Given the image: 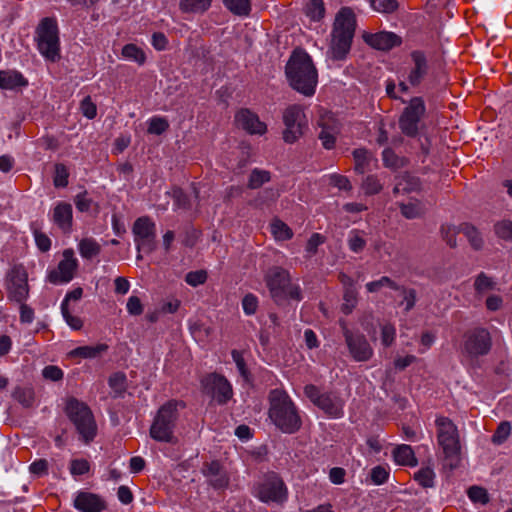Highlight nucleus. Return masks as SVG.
<instances>
[{
    "mask_svg": "<svg viewBox=\"0 0 512 512\" xmlns=\"http://www.w3.org/2000/svg\"><path fill=\"white\" fill-rule=\"evenodd\" d=\"M65 412L79 439L85 444L92 442L97 435V424L91 409L84 402L71 398L67 401Z\"/></svg>",
    "mask_w": 512,
    "mask_h": 512,
    "instance_id": "6",
    "label": "nucleus"
},
{
    "mask_svg": "<svg viewBox=\"0 0 512 512\" xmlns=\"http://www.w3.org/2000/svg\"><path fill=\"white\" fill-rule=\"evenodd\" d=\"M414 478L422 487L430 488L434 486L435 473L432 468L426 467L415 473Z\"/></svg>",
    "mask_w": 512,
    "mask_h": 512,
    "instance_id": "44",
    "label": "nucleus"
},
{
    "mask_svg": "<svg viewBox=\"0 0 512 512\" xmlns=\"http://www.w3.org/2000/svg\"><path fill=\"white\" fill-rule=\"evenodd\" d=\"M223 2L225 7L235 15L247 16L250 13L249 0H223Z\"/></svg>",
    "mask_w": 512,
    "mask_h": 512,
    "instance_id": "37",
    "label": "nucleus"
},
{
    "mask_svg": "<svg viewBox=\"0 0 512 512\" xmlns=\"http://www.w3.org/2000/svg\"><path fill=\"white\" fill-rule=\"evenodd\" d=\"M426 108L421 97H414L399 118V127L403 134L414 137L418 134V124L425 114Z\"/></svg>",
    "mask_w": 512,
    "mask_h": 512,
    "instance_id": "14",
    "label": "nucleus"
},
{
    "mask_svg": "<svg viewBox=\"0 0 512 512\" xmlns=\"http://www.w3.org/2000/svg\"><path fill=\"white\" fill-rule=\"evenodd\" d=\"M212 0H181L180 9L186 13H203L211 6Z\"/></svg>",
    "mask_w": 512,
    "mask_h": 512,
    "instance_id": "33",
    "label": "nucleus"
},
{
    "mask_svg": "<svg viewBox=\"0 0 512 512\" xmlns=\"http://www.w3.org/2000/svg\"><path fill=\"white\" fill-rule=\"evenodd\" d=\"M383 164L386 168L398 170L408 165V159L398 156L391 148H385L382 152Z\"/></svg>",
    "mask_w": 512,
    "mask_h": 512,
    "instance_id": "31",
    "label": "nucleus"
},
{
    "mask_svg": "<svg viewBox=\"0 0 512 512\" xmlns=\"http://www.w3.org/2000/svg\"><path fill=\"white\" fill-rule=\"evenodd\" d=\"M252 494L263 503H283L287 500V487L275 472H267L253 485Z\"/></svg>",
    "mask_w": 512,
    "mask_h": 512,
    "instance_id": "8",
    "label": "nucleus"
},
{
    "mask_svg": "<svg viewBox=\"0 0 512 512\" xmlns=\"http://www.w3.org/2000/svg\"><path fill=\"white\" fill-rule=\"evenodd\" d=\"M291 87L305 96H312L318 82V73L308 53L294 51L286 65Z\"/></svg>",
    "mask_w": 512,
    "mask_h": 512,
    "instance_id": "1",
    "label": "nucleus"
},
{
    "mask_svg": "<svg viewBox=\"0 0 512 512\" xmlns=\"http://www.w3.org/2000/svg\"><path fill=\"white\" fill-rule=\"evenodd\" d=\"M495 233L501 239L512 242V221L503 220L495 224Z\"/></svg>",
    "mask_w": 512,
    "mask_h": 512,
    "instance_id": "52",
    "label": "nucleus"
},
{
    "mask_svg": "<svg viewBox=\"0 0 512 512\" xmlns=\"http://www.w3.org/2000/svg\"><path fill=\"white\" fill-rule=\"evenodd\" d=\"M336 130L332 127L323 126L320 133L319 139L325 149H332L336 142Z\"/></svg>",
    "mask_w": 512,
    "mask_h": 512,
    "instance_id": "46",
    "label": "nucleus"
},
{
    "mask_svg": "<svg viewBox=\"0 0 512 512\" xmlns=\"http://www.w3.org/2000/svg\"><path fill=\"white\" fill-rule=\"evenodd\" d=\"M28 85V80L16 70L0 71V88L12 90L17 87H25Z\"/></svg>",
    "mask_w": 512,
    "mask_h": 512,
    "instance_id": "26",
    "label": "nucleus"
},
{
    "mask_svg": "<svg viewBox=\"0 0 512 512\" xmlns=\"http://www.w3.org/2000/svg\"><path fill=\"white\" fill-rule=\"evenodd\" d=\"M396 337V329L391 324H385L381 328V342L385 347L392 345Z\"/></svg>",
    "mask_w": 512,
    "mask_h": 512,
    "instance_id": "59",
    "label": "nucleus"
},
{
    "mask_svg": "<svg viewBox=\"0 0 512 512\" xmlns=\"http://www.w3.org/2000/svg\"><path fill=\"white\" fill-rule=\"evenodd\" d=\"M393 458L397 464L403 466L414 467L418 464L413 449L406 444L398 445L394 448Z\"/></svg>",
    "mask_w": 512,
    "mask_h": 512,
    "instance_id": "27",
    "label": "nucleus"
},
{
    "mask_svg": "<svg viewBox=\"0 0 512 512\" xmlns=\"http://www.w3.org/2000/svg\"><path fill=\"white\" fill-rule=\"evenodd\" d=\"M436 437L442 449L445 466L451 470L461 463V443L457 426L448 417L440 416L435 420Z\"/></svg>",
    "mask_w": 512,
    "mask_h": 512,
    "instance_id": "4",
    "label": "nucleus"
},
{
    "mask_svg": "<svg viewBox=\"0 0 512 512\" xmlns=\"http://www.w3.org/2000/svg\"><path fill=\"white\" fill-rule=\"evenodd\" d=\"M510 433V423L507 421L501 422L492 436V442L496 445H501L508 439Z\"/></svg>",
    "mask_w": 512,
    "mask_h": 512,
    "instance_id": "49",
    "label": "nucleus"
},
{
    "mask_svg": "<svg viewBox=\"0 0 512 512\" xmlns=\"http://www.w3.org/2000/svg\"><path fill=\"white\" fill-rule=\"evenodd\" d=\"M132 232L138 251L150 253L155 250L156 225L149 217L138 218L133 224Z\"/></svg>",
    "mask_w": 512,
    "mask_h": 512,
    "instance_id": "16",
    "label": "nucleus"
},
{
    "mask_svg": "<svg viewBox=\"0 0 512 512\" xmlns=\"http://www.w3.org/2000/svg\"><path fill=\"white\" fill-rule=\"evenodd\" d=\"M365 42L374 49L388 51L402 44V39L394 32L381 31L364 36Z\"/></svg>",
    "mask_w": 512,
    "mask_h": 512,
    "instance_id": "20",
    "label": "nucleus"
},
{
    "mask_svg": "<svg viewBox=\"0 0 512 512\" xmlns=\"http://www.w3.org/2000/svg\"><path fill=\"white\" fill-rule=\"evenodd\" d=\"M90 471V463L86 459H73L70 463V473L80 476Z\"/></svg>",
    "mask_w": 512,
    "mask_h": 512,
    "instance_id": "55",
    "label": "nucleus"
},
{
    "mask_svg": "<svg viewBox=\"0 0 512 512\" xmlns=\"http://www.w3.org/2000/svg\"><path fill=\"white\" fill-rule=\"evenodd\" d=\"M169 128L168 121L159 116H154L148 121V133L154 135H161Z\"/></svg>",
    "mask_w": 512,
    "mask_h": 512,
    "instance_id": "45",
    "label": "nucleus"
},
{
    "mask_svg": "<svg viewBox=\"0 0 512 512\" xmlns=\"http://www.w3.org/2000/svg\"><path fill=\"white\" fill-rule=\"evenodd\" d=\"M13 396L24 407H30L34 402V392L31 388L19 387L15 389Z\"/></svg>",
    "mask_w": 512,
    "mask_h": 512,
    "instance_id": "48",
    "label": "nucleus"
},
{
    "mask_svg": "<svg viewBox=\"0 0 512 512\" xmlns=\"http://www.w3.org/2000/svg\"><path fill=\"white\" fill-rule=\"evenodd\" d=\"M352 154L355 161V171L359 174H364L372 160L371 154L364 148L355 149Z\"/></svg>",
    "mask_w": 512,
    "mask_h": 512,
    "instance_id": "34",
    "label": "nucleus"
},
{
    "mask_svg": "<svg viewBox=\"0 0 512 512\" xmlns=\"http://www.w3.org/2000/svg\"><path fill=\"white\" fill-rule=\"evenodd\" d=\"M270 230L272 235L277 240H288L292 237V231L291 229L282 221L280 220H274L270 224Z\"/></svg>",
    "mask_w": 512,
    "mask_h": 512,
    "instance_id": "42",
    "label": "nucleus"
},
{
    "mask_svg": "<svg viewBox=\"0 0 512 512\" xmlns=\"http://www.w3.org/2000/svg\"><path fill=\"white\" fill-rule=\"evenodd\" d=\"M9 297L22 303L28 295V285L25 273L16 272L8 283Z\"/></svg>",
    "mask_w": 512,
    "mask_h": 512,
    "instance_id": "24",
    "label": "nucleus"
},
{
    "mask_svg": "<svg viewBox=\"0 0 512 512\" xmlns=\"http://www.w3.org/2000/svg\"><path fill=\"white\" fill-rule=\"evenodd\" d=\"M206 279L207 273L203 270L191 271L187 273L185 277V281L193 287L205 283Z\"/></svg>",
    "mask_w": 512,
    "mask_h": 512,
    "instance_id": "60",
    "label": "nucleus"
},
{
    "mask_svg": "<svg viewBox=\"0 0 512 512\" xmlns=\"http://www.w3.org/2000/svg\"><path fill=\"white\" fill-rule=\"evenodd\" d=\"M383 188V184L380 179L376 175H368L366 176L362 183L361 189L365 193V195H375L378 194Z\"/></svg>",
    "mask_w": 512,
    "mask_h": 512,
    "instance_id": "40",
    "label": "nucleus"
},
{
    "mask_svg": "<svg viewBox=\"0 0 512 512\" xmlns=\"http://www.w3.org/2000/svg\"><path fill=\"white\" fill-rule=\"evenodd\" d=\"M468 497L474 503H480L485 505L489 502V496L487 491L479 486H472L468 490Z\"/></svg>",
    "mask_w": 512,
    "mask_h": 512,
    "instance_id": "51",
    "label": "nucleus"
},
{
    "mask_svg": "<svg viewBox=\"0 0 512 512\" xmlns=\"http://www.w3.org/2000/svg\"><path fill=\"white\" fill-rule=\"evenodd\" d=\"M73 506L80 512H101L105 502L97 494L80 491L74 498Z\"/></svg>",
    "mask_w": 512,
    "mask_h": 512,
    "instance_id": "23",
    "label": "nucleus"
},
{
    "mask_svg": "<svg viewBox=\"0 0 512 512\" xmlns=\"http://www.w3.org/2000/svg\"><path fill=\"white\" fill-rule=\"evenodd\" d=\"M364 231L359 229H352L348 233L347 245L353 253H360L366 247V240L364 238Z\"/></svg>",
    "mask_w": 512,
    "mask_h": 512,
    "instance_id": "32",
    "label": "nucleus"
},
{
    "mask_svg": "<svg viewBox=\"0 0 512 512\" xmlns=\"http://www.w3.org/2000/svg\"><path fill=\"white\" fill-rule=\"evenodd\" d=\"M78 250L82 258L89 260L100 254L101 246L94 238L87 237L78 243Z\"/></svg>",
    "mask_w": 512,
    "mask_h": 512,
    "instance_id": "29",
    "label": "nucleus"
},
{
    "mask_svg": "<svg viewBox=\"0 0 512 512\" xmlns=\"http://www.w3.org/2000/svg\"><path fill=\"white\" fill-rule=\"evenodd\" d=\"M491 348L492 337L486 328L476 327L464 334L461 352L469 361L486 356Z\"/></svg>",
    "mask_w": 512,
    "mask_h": 512,
    "instance_id": "10",
    "label": "nucleus"
},
{
    "mask_svg": "<svg viewBox=\"0 0 512 512\" xmlns=\"http://www.w3.org/2000/svg\"><path fill=\"white\" fill-rule=\"evenodd\" d=\"M234 119L237 127L243 129L250 135L262 136L267 131V125L250 109L241 108L235 114Z\"/></svg>",
    "mask_w": 512,
    "mask_h": 512,
    "instance_id": "18",
    "label": "nucleus"
},
{
    "mask_svg": "<svg viewBox=\"0 0 512 512\" xmlns=\"http://www.w3.org/2000/svg\"><path fill=\"white\" fill-rule=\"evenodd\" d=\"M203 392L211 396L218 404H226L233 396L232 386L222 375L210 373L201 380Z\"/></svg>",
    "mask_w": 512,
    "mask_h": 512,
    "instance_id": "15",
    "label": "nucleus"
},
{
    "mask_svg": "<svg viewBox=\"0 0 512 512\" xmlns=\"http://www.w3.org/2000/svg\"><path fill=\"white\" fill-rule=\"evenodd\" d=\"M270 178V172L255 168L249 176L248 187L250 189H258L263 184L269 182Z\"/></svg>",
    "mask_w": 512,
    "mask_h": 512,
    "instance_id": "41",
    "label": "nucleus"
},
{
    "mask_svg": "<svg viewBox=\"0 0 512 512\" xmlns=\"http://www.w3.org/2000/svg\"><path fill=\"white\" fill-rule=\"evenodd\" d=\"M30 472L37 476L41 477L48 474V462L45 459H38L32 462L29 466Z\"/></svg>",
    "mask_w": 512,
    "mask_h": 512,
    "instance_id": "63",
    "label": "nucleus"
},
{
    "mask_svg": "<svg viewBox=\"0 0 512 512\" xmlns=\"http://www.w3.org/2000/svg\"><path fill=\"white\" fill-rule=\"evenodd\" d=\"M37 47L40 54L48 61L60 59V41L57 22L52 18H44L36 30Z\"/></svg>",
    "mask_w": 512,
    "mask_h": 512,
    "instance_id": "9",
    "label": "nucleus"
},
{
    "mask_svg": "<svg viewBox=\"0 0 512 512\" xmlns=\"http://www.w3.org/2000/svg\"><path fill=\"white\" fill-rule=\"evenodd\" d=\"M370 477L374 484L381 485L388 480L389 472L382 466H376L372 468Z\"/></svg>",
    "mask_w": 512,
    "mask_h": 512,
    "instance_id": "61",
    "label": "nucleus"
},
{
    "mask_svg": "<svg viewBox=\"0 0 512 512\" xmlns=\"http://www.w3.org/2000/svg\"><path fill=\"white\" fill-rule=\"evenodd\" d=\"M202 473L214 489H223L229 485V476L218 461L205 463Z\"/></svg>",
    "mask_w": 512,
    "mask_h": 512,
    "instance_id": "21",
    "label": "nucleus"
},
{
    "mask_svg": "<svg viewBox=\"0 0 512 512\" xmlns=\"http://www.w3.org/2000/svg\"><path fill=\"white\" fill-rule=\"evenodd\" d=\"M264 279L270 296L277 304L287 300L297 302L302 300L300 286L291 281L289 272L282 267L275 266L270 268L266 272Z\"/></svg>",
    "mask_w": 512,
    "mask_h": 512,
    "instance_id": "5",
    "label": "nucleus"
},
{
    "mask_svg": "<svg viewBox=\"0 0 512 512\" xmlns=\"http://www.w3.org/2000/svg\"><path fill=\"white\" fill-rule=\"evenodd\" d=\"M345 303L342 306V311L345 314L351 313L356 303V292L352 287H348L344 293Z\"/></svg>",
    "mask_w": 512,
    "mask_h": 512,
    "instance_id": "62",
    "label": "nucleus"
},
{
    "mask_svg": "<svg viewBox=\"0 0 512 512\" xmlns=\"http://www.w3.org/2000/svg\"><path fill=\"white\" fill-rule=\"evenodd\" d=\"M370 5L375 11L380 13H392L398 7L396 0H370Z\"/></svg>",
    "mask_w": 512,
    "mask_h": 512,
    "instance_id": "50",
    "label": "nucleus"
},
{
    "mask_svg": "<svg viewBox=\"0 0 512 512\" xmlns=\"http://www.w3.org/2000/svg\"><path fill=\"white\" fill-rule=\"evenodd\" d=\"M383 287H388L393 290L399 289V285L388 276H382L380 279L366 284V289L370 293L378 292Z\"/></svg>",
    "mask_w": 512,
    "mask_h": 512,
    "instance_id": "43",
    "label": "nucleus"
},
{
    "mask_svg": "<svg viewBox=\"0 0 512 512\" xmlns=\"http://www.w3.org/2000/svg\"><path fill=\"white\" fill-rule=\"evenodd\" d=\"M51 221L64 233L72 230L73 209L70 203L59 201L52 208L50 213Z\"/></svg>",
    "mask_w": 512,
    "mask_h": 512,
    "instance_id": "19",
    "label": "nucleus"
},
{
    "mask_svg": "<svg viewBox=\"0 0 512 512\" xmlns=\"http://www.w3.org/2000/svg\"><path fill=\"white\" fill-rule=\"evenodd\" d=\"M269 402V418L279 430L286 434H293L300 429L302 421L298 409L285 391L272 390Z\"/></svg>",
    "mask_w": 512,
    "mask_h": 512,
    "instance_id": "3",
    "label": "nucleus"
},
{
    "mask_svg": "<svg viewBox=\"0 0 512 512\" xmlns=\"http://www.w3.org/2000/svg\"><path fill=\"white\" fill-rule=\"evenodd\" d=\"M108 350V345L104 343L95 346H80L70 352L71 357H81L84 359H93L100 356Z\"/></svg>",
    "mask_w": 512,
    "mask_h": 512,
    "instance_id": "28",
    "label": "nucleus"
},
{
    "mask_svg": "<svg viewBox=\"0 0 512 512\" xmlns=\"http://www.w3.org/2000/svg\"><path fill=\"white\" fill-rule=\"evenodd\" d=\"M82 114L88 119H94L97 115V107L90 96H86L80 104Z\"/></svg>",
    "mask_w": 512,
    "mask_h": 512,
    "instance_id": "56",
    "label": "nucleus"
},
{
    "mask_svg": "<svg viewBox=\"0 0 512 512\" xmlns=\"http://www.w3.org/2000/svg\"><path fill=\"white\" fill-rule=\"evenodd\" d=\"M356 20L353 11L343 7L336 14L331 39L327 50V57L334 61L346 59L351 49L354 37Z\"/></svg>",
    "mask_w": 512,
    "mask_h": 512,
    "instance_id": "2",
    "label": "nucleus"
},
{
    "mask_svg": "<svg viewBox=\"0 0 512 512\" xmlns=\"http://www.w3.org/2000/svg\"><path fill=\"white\" fill-rule=\"evenodd\" d=\"M420 189L421 181L414 175L402 173L395 177V186L393 188L394 195L418 192Z\"/></svg>",
    "mask_w": 512,
    "mask_h": 512,
    "instance_id": "25",
    "label": "nucleus"
},
{
    "mask_svg": "<svg viewBox=\"0 0 512 512\" xmlns=\"http://www.w3.org/2000/svg\"><path fill=\"white\" fill-rule=\"evenodd\" d=\"M109 386L116 392H122L125 390L126 376L123 373H114L109 378Z\"/></svg>",
    "mask_w": 512,
    "mask_h": 512,
    "instance_id": "64",
    "label": "nucleus"
},
{
    "mask_svg": "<svg viewBox=\"0 0 512 512\" xmlns=\"http://www.w3.org/2000/svg\"><path fill=\"white\" fill-rule=\"evenodd\" d=\"M74 204L78 211L88 212L93 204V200L88 197L87 191L84 190L74 197Z\"/></svg>",
    "mask_w": 512,
    "mask_h": 512,
    "instance_id": "54",
    "label": "nucleus"
},
{
    "mask_svg": "<svg viewBox=\"0 0 512 512\" xmlns=\"http://www.w3.org/2000/svg\"><path fill=\"white\" fill-rule=\"evenodd\" d=\"M396 291H399L403 297L402 301L399 303V306H404V311L408 313L411 311L417 301V293L415 289L412 288H406L405 286L399 285V289H396Z\"/></svg>",
    "mask_w": 512,
    "mask_h": 512,
    "instance_id": "38",
    "label": "nucleus"
},
{
    "mask_svg": "<svg viewBox=\"0 0 512 512\" xmlns=\"http://www.w3.org/2000/svg\"><path fill=\"white\" fill-rule=\"evenodd\" d=\"M62 256L63 258L57 268L51 270L48 274V281L55 285L69 283L74 278L75 271L78 268V260L75 258L72 249H65Z\"/></svg>",
    "mask_w": 512,
    "mask_h": 512,
    "instance_id": "17",
    "label": "nucleus"
},
{
    "mask_svg": "<svg viewBox=\"0 0 512 512\" xmlns=\"http://www.w3.org/2000/svg\"><path fill=\"white\" fill-rule=\"evenodd\" d=\"M401 215L406 219L420 218L425 213V207L419 200H413L408 203H399Z\"/></svg>",
    "mask_w": 512,
    "mask_h": 512,
    "instance_id": "30",
    "label": "nucleus"
},
{
    "mask_svg": "<svg viewBox=\"0 0 512 512\" xmlns=\"http://www.w3.org/2000/svg\"><path fill=\"white\" fill-rule=\"evenodd\" d=\"M413 67L408 73L407 80L412 86H418L428 73V61L426 54L421 50H414L410 53Z\"/></svg>",
    "mask_w": 512,
    "mask_h": 512,
    "instance_id": "22",
    "label": "nucleus"
},
{
    "mask_svg": "<svg viewBox=\"0 0 512 512\" xmlns=\"http://www.w3.org/2000/svg\"><path fill=\"white\" fill-rule=\"evenodd\" d=\"M42 376L46 380L57 382L63 379L64 373L58 366L48 365L43 368Z\"/></svg>",
    "mask_w": 512,
    "mask_h": 512,
    "instance_id": "57",
    "label": "nucleus"
},
{
    "mask_svg": "<svg viewBox=\"0 0 512 512\" xmlns=\"http://www.w3.org/2000/svg\"><path fill=\"white\" fill-rule=\"evenodd\" d=\"M242 308L246 315H253L258 308V299L255 295L249 293L242 299Z\"/></svg>",
    "mask_w": 512,
    "mask_h": 512,
    "instance_id": "58",
    "label": "nucleus"
},
{
    "mask_svg": "<svg viewBox=\"0 0 512 512\" xmlns=\"http://www.w3.org/2000/svg\"><path fill=\"white\" fill-rule=\"evenodd\" d=\"M177 406L176 401H168L158 409L149 430L150 437L153 440L171 444L176 443L174 430L179 417Z\"/></svg>",
    "mask_w": 512,
    "mask_h": 512,
    "instance_id": "7",
    "label": "nucleus"
},
{
    "mask_svg": "<svg viewBox=\"0 0 512 512\" xmlns=\"http://www.w3.org/2000/svg\"><path fill=\"white\" fill-rule=\"evenodd\" d=\"M283 122L285 130L283 131V140L292 144L303 136L307 128V119L304 109L301 105H290L283 112Z\"/></svg>",
    "mask_w": 512,
    "mask_h": 512,
    "instance_id": "12",
    "label": "nucleus"
},
{
    "mask_svg": "<svg viewBox=\"0 0 512 512\" xmlns=\"http://www.w3.org/2000/svg\"><path fill=\"white\" fill-rule=\"evenodd\" d=\"M341 328L345 344L352 359L356 362L370 360L374 351L366 336L359 331L350 330L344 322L341 323Z\"/></svg>",
    "mask_w": 512,
    "mask_h": 512,
    "instance_id": "13",
    "label": "nucleus"
},
{
    "mask_svg": "<svg viewBox=\"0 0 512 512\" xmlns=\"http://www.w3.org/2000/svg\"><path fill=\"white\" fill-rule=\"evenodd\" d=\"M122 55L131 61L142 65L145 63L146 56L144 51L135 44H126L122 49Z\"/></svg>",
    "mask_w": 512,
    "mask_h": 512,
    "instance_id": "39",
    "label": "nucleus"
},
{
    "mask_svg": "<svg viewBox=\"0 0 512 512\" xmlns=\"http://www.w3.org/2000/svg\"><path fill=\"white\" fill-rule=\"evenodd\" d=\"M69 172L66 166L62 163L55 165V174L53 178L54 186L57 188H64L68 185Z\"/></svg>",
    "mask_w": 512,
    "mask_h": 512,
    "instance_id": "47",
    "label": "nucleus"
},
{
    "mask_svg": "<svg viewBox=\"0 0 512 512\" xmlns=\"http://www.w3.org/2000/svg\"><path fill=\"white\" fill-rule=\"evenodd\" d=\"M494 286L492 279L484 273H480L474 283L475 290L480 294L492 290Z\"/></svg>",
    "mask_w": 512,
    "mask_h": 512,
    "instance_id": "53",
    "label": "nucleus"
},
{
    "mask_svg": "<svg viewBox=\"0 0 512 512\" xmlns=\"http://www.w3.org/2000/svg\"><path fill=\"white\" fill-rule=\"evenodd\" d=\"M459 231L467 237L468 241L474 249L479 250L482 248L483 239L474 226L464 223L459 227Z\"/></svg>",
    "mask_w": 512,
    "mask_h": 512,
    "instance_id": "36",
    "label": "nucleus"
},
{
    "mask_svg": "<svg viewBox=\"0 0 512 512\" xmlns=\"http://www.w3.org/2000/svg\"><path fill=\"white\" fill-rule=\"evenodd\" d=\"M304 394L307 398L327 416L331 418H340L343 416L344 401L333 392L322 393L318 387L309 384L304 388Z\"/></svg>",
    "mask_w": 512,
    "mask_h": 512,
    "instance_id": "11",
    "label": "nucleus"
},
{
    "mask_svg": "<svg viewBox=\"0 0 512 512\" xmlns=\"http://www.w3.org/2000/svg\"><path fill=\"white\" fill-rule=\"evenodd\" d=\"M305 14L313 21H320L325 14L323 0H309L305 5Z\"/></svg>",
    "mask_w": 512,
    "mask_h": 512,
    "instance_id": "35",
    "label": "nucleus"
}]
</instances>
